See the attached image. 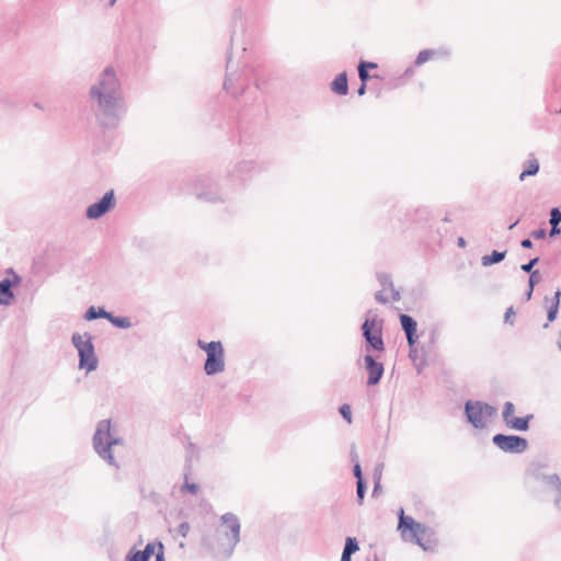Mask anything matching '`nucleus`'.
I'll use <instances>...</instances> for the list:
<instances>
[{
  "mask_svg": "<svg viewBox=\"0 0 561 561\" xmlns=\"http://www.w3.org/2000/svg\"><path fill=\"white\" fill-rule=\"evenodd\" d=\"M90 111L102 129L119 127L127 112L122 82L113 66H106L88 93Z\"/></svg>",
  "mask_w": 561,
  "mask_h": 561,
  "instance_id": "obj_1",
  "label": "nucleus"
},
{
  "mask_svg": "<svg viewBox=\"0 0 561 561\" xmlns=\"http://www.w3.org/2000/svg\"><path fill=\"white\" fill-rule=\"evenodd\" d=\"M548 469L546 459L531 460L525 469L523 483L531 497L542 500L551 495L554 508L561 510V477Z\"/></svg>",
  "mask_w": 561,
  "mask_h": 561,
  "instance_id": "obj_2",
  "label": "nucleus"
},
{
  "mask_svg": "<svg viewBox=\"0 0 561 561\" xmlns=\"http://www.w3.org/2000/svg\"><path fill=\"white\" fill-rule=\"evenodd\" d=\"M241 523L233 513H225L215 529L214 541L208 542V548L216 557L228 559L232 556L240 541Z\"/></svg>",
  "mask_w": 561,
  "mask_h": 561,
  "instance_id": "obj_3",
  "label": "nucleus"
},
{
  "mask_svg": "<svg viewBox=\"0 0 561 561\" xmlns=\"http://www.w3.org/2000/svg\"><path fill=\"white\" fill-rule=\"evenodd\" d=\"M383 320L379 319L377 313L368 310L364 322L360 325L362 336L366 354L383 353L386 344L382 337Z\"/></svg>",
  "mask_w": 561,
  "mask_h": 561,
  "instance_id": "obj_4",
  "label": "nucleus"
},
{
  "mask_svg": "<svg viewBox=\"0 0 561 561\" xmlns=\"http://www.w3.org/2000/svg\"><path fill=\"white\" fill-rule=\"evenodd\" d=\"M111 420H102L98 423L92 438L95 453L108 465L117 467L112 447L122 443V438L111 434Z\"/></svg>",
  "mask_w": 561,
  "mask_h": 561,
  "instance_id": "obj_5",
  "label": "nucleus"
},
{
  "mask_svg": "<svg viewBox=\"0 0 561 561\" xmlns=\"http://www.w3.org/2000/svg\"><path fill=\"white\" fill-rule=\"evenodd\" d=\"M71 343L78 351L79 369H85L87 373L95 370L99 366V358L95 354L93 336L91 333L85 332L80 334L75 332L71 336Z\"/></svg>",
  "mask_w": 561,
  "mask_h": 561,
  "instance_id": "obj_6",
  "label": "nucleus"
},
{
  "mask_svg": "<svg viewBox=\"0 0 561 561\" xmlns=\"http://www.w3.org/2000/svg\"><path fill=\"white\" fill-rule=\"evenodd\" d=\"M496 408L480 400H467L463 404L466 421L476 430H484L488 420L496 415Z\"/></svg>",
  "mask_w": 561,
  "mask_h": 561,
  "instance_id": "obj_7",
  "label": "nucleus"
},
{
  "mask_svg": "<svg viewBox=\"0 0 561 561\" xmlns=\"http://www.w3.org/2000/svg\"><path fill=\"white\" fill-rule=\"evenodd\" d=\"M261 168L253 160H241L227 169L226 181L233 188L243 187Z\"/></svg>",
  "mask_w": 561,
  "mask_h": 561,
  "instance_id": "obj_8",
  "label": "nucleus"
},
{
  "mask_svg": "<svg viewBox=\"0 0 561 561\" xmlns=\"http://www.w3.org/2000/svg\"><path fill=\"white\" fill-rule=\"evenodd\" d=\"M398 529L401 531L403 539H408L407 536L409 535V540L420 546L423 550H428L422 539L428 527L416 522L413 517L404 515L403 508L399 511Z\"/></svg>",
  "mask_w": 561,
  "mask_h": 561,
  "instance_id": "obj_9",
  "label": "nucleus"
},
{
  "mask_svg": "<svg viewBox=\"0 0 561 561\" xmlns=\"http://www.w3.org/2000/svg\"><path fill=\"white\" fill-rule=\"evenodd\" d=\"M195 195L207 203H224L227 193L221 192L218 183L208 175H199L195 180Z\"/></svg>",
  "mask_w": 561,
  "mask_h": 561,
  "instance_id": "obj_10",
  "label": "nucleus"
},
{
  "mask_svg": "<svg viewBox=\"0 0 561 561\" xmlns=\"http://www.w3.org/2000/svg\"><path fill=\"white\" fill-rule=\"evenodd\" d=\"M492 443L502 451L508 454H523L527 450L529 444L525 437L519 435L495 434Z\"/></svg>",
  "mask_w": 561,
  "mask_h": 561,
  "instance_id": "obj_11",
  "label": "nucleus"
},
{
  "mask_svg": "<svg viewBox=\"0 0 561 561\" xmlns=\"http://www.w3.org/2000/svg\"><path fill=\"white\" fill-rule=\"evenodd\" d=\"M247 87L248 83L244 71L240 73L238 70H232L231 56L228 55L224 88L233 96H239L245 91Z\"/></svg>",
  "mask_w": 561,
  "mask_h": 561,
  "instance_id": "obj_12",
  "label": "nucleus"
},
{
  "mask_svg": "<svg viewBox=\"0 0 561 561\" xmlns=\"http://www.w3.org/2000/svg\"><path fill=\"white\" fill-rule=\"evenodd\" d=\"M206 360L204 363V371L207 376H215L225 370V350L221 342L208 347Z\"/></svg>",
  "mask_w": 561,
  "mask_h": 561,
  "instance_id": "obj_13",
  "label": "nucleus"
},
{
  "mask_svg": "<svg viewBox=\"0 0 561 561\" xmlns=\"http://www.w3.org/2000/svg\"><path fill=\"white\" fill-rule=\"evenodd\" d=\"M116 206V196L114 190L107 191L99 201L89 205L85 209V217L90 220H96L113 210Z\"/></svg>",
  "mask_w": 561,
  "mask_h": 561,
  "instance_id": "obj_14",
  "label": "nucleus"
},
{
  "mask_svg": "<svg viewBox=\"0 0 561 561\" xmlns=\"http://www.w3.org/2000/svg\"><path fill=\"white\" fill-rule=\"evenodd\" d=\"M378 358L379 355L374 356L373 354H365L362 357L364 368L368 374L367 386L378 385L383 376L385 366Z\"/></svg>",
  "mask_w": 561,
  "mask_h": 561,
  "instance_id": "obj_15",
  "label": "nucleus"
},
{
  "mask_svg": "<svg viewBox=\"0 0 561 561\" xmlns=\"http://www.w3.org/2000/svg\"><path fill=\"white\" fill-rule=\"evenodd\" d=\"M399 320H400L401 329L405 334L408 344L412 345L413 342H417L419 334H417L416 320L407 313H400Z\"/></svg>",
  "mask_w": 561,
  "mask_h": 561,
  "instance_id": "obj_16",
  "label": "nucleus"
},
{
  "mask_svg": "<svg viewBox=\"0 0 561 561\" xmlns=\"http://www.w3.org/2000/svg\"><path fill=\"white\" fill-rule=\"evenodd\" d=\"M449 55H450V51L446 48L423 49L417 54V56L414 60V66H416V67L422 66L423 64H425L426 61H428L430 59H432L436 56L448 58Z\"/></svg>",
  "mask_w": 561,
  "mask_h": 561,
  "instance_id": "obj_17",
  "label": "nucleus"
},
{
  "mask_svg": "<svg viewBox=\"0 0 561 561\" xmlns=\"http://www.w3.org/2000/svg\"><path fill=\"white\" fill-rule=\"evenodd\" d=\"M330 89L333 93L344 96L348 93V79L346 71L340 72L331 82Z\"/></svg>",
  "mask_w": 561,
  "mask_h": 561,
  "instance_id": "obj_18",
  "label": "nucleus"
},
{
  "mask_svg": "<svg viewBox=\"0 0 561 561\" xmlns=\"http://www.w3.org/2000/svg\"><path fill=\"white\" fill-rule=\"evenodd\" d=\"M12 286L13 282L8 277L0 280V305L8 306L14 299Z\"/></svg>",
  "mask_w": 561,
  "mask_h": 561,
  "instance_id": "obj_19",
  "label": "nucleus"
},
{
  "mask_svg": "<svg viewBox=\"0 0 561 561\" xmlns=\"http://www.w3.org/2000/svg\"><path fill=\"white\" fill-rule=\"evenodd\" d=\"M540 170V164L534 154H529V158L523 163V171L519 174V180L524 181L527 176H535Z\"/></svg>",
  "mask_w": 561,
  "mask_h": 561,
  "instance_id": "obj_20",
  "label": "nucleus"
},
{
  "mask_svg": "<svg viewBox=\"0 0 561 561\" xmlns=\"http://www.w3.org/2000/svg\"><path fill=\"white\" fill-rule=\"evenodd\" d=\"M534 419V414H527L526 416H514L505 425L517 432H526L529 430V423Z\"/></svg>",
  "mask_w": 561,
  "mask_h": 561,
  "instance_id": "obj_21",
  "label": "nucleus"
},
{
  "mask_svg": "<svg viewBox=\"0 0 561 561\" xmlns=\"http://www.w3.org/2000/svg\"><path fill=\"white\" fill-rule=\"evenodd\" d=\"M507 254V251L494 250L490 254H485L481 257V264L484 267L501 263Z\"/></svg>",
  "mask_w": 561,
  "mask_h": 561,
  "instance_id": "obj_22",
  "label": "nucleus"
},
{
  "mask_svg": "<svg viewBox=\"0 0 561 561\" xmlns=\"http://www.w3.org/2000/svg\"><path fill=\"white\" fill-rule=\"evenodd\" d=\"M108 316H110V311L105 310L103 307L91 306L85 310L83 318L87 321H93L96 319L107 320Z\"/></svg>",
  "mask_w": 561,
  "mask_h": 561,
  "instance_id": "obj_23",
  "label": "nucleus"
},
{
  "mask_svg": "<svg viewBox=\"0 0 561 561\" xmlns=\"http://www.w3.org/2000/svg\"><path fill=\"white\" fill-rule=\"evenodd\" d=\"M242 16H243V13L241 11V9H234L233 12H232V16H231V27H232V31H231V35H230V41L231 43L234 42V38L237 36V28L240 27V30L242 31L243 30V23H242Z\"/></svg>",
  "mask_w": 561,
  "mask_h": 561,
  "instance_id": "obj_24",
  "label": "nucleus"
},
{
  "mask_svg": "<svg viewBox=\"0 0 561 561\" xmlns=\"http://www.w3.org/2000/svg\"><path fill=\"white\" fill-rule=\"evenodd\" d=\"M107 321L118 329H129L133 325L128 317L115 316L113 312H110Z\"/></svg>",
  "mask_w": 561,
  "mask_h": 561,
  "instance_id": "obj_25",
  "label": "nucleus"
},
{
  "mask_svg": "<svg viewBox=\"0 0 561 561\" xmlns=\"http://www.w3.org/2000/svg\"><path fill=\"white\" fill-rule=\"evenodd\" d=\"M409 346V357L411 360L415 362L416 359H421V363H425V352L424 347L417 346V342H413L412 345L408 344Z\"/></svg>",
  "mask_w": 561,
  "mask_h": 561,
  "instance_id": "obj_26",
  "label": "nucleus"
},
{
  "mask_svg": "<svg viewBox=\"0 0 561 561\" xmlns=\"http://www.w3.org/2000/svg\"><path fill=\"white\" fill-rule=\"evenodd\" d=\"M358 550H359V545H358L357 539L355 537H346L343 552H346V553L353 556Z\"/></svg>",
  "mask_w": 561,
  "mask_h": 561,
  "instance_id": "obj_27",
  "label": "nucleus"
},
{
  "mask_svg": "<svg viewBox=\"0 0 561 561\" xmlns=\"http://www.w3.org/2000/svg\"><path fill=\"white\" fill-rule=\"evenodd\" d=\"M376 277L383 290L387 288H392L393 282L390 274L386 272H378Z\"/></svg>",
  "mask_w": 561,
  "mask_h": 561,
  "instance_id": "obj_28",
  "label": "nucleus"
},
{
  "mask_svg": "<svg viewBox=\"0 0 561 561\" xmlns=\"http://www.w3.org/2000/svg\"><path fill=\"white\" fill-rule=\"evenodd\" d=\"M514 403L511 401L505 402L502 411V417L505 424L508 423V421L514 417Z\"/></svg>",
  "mask_w": 561,
  "mask_h": 561,
  "instance_id": "obj_29",
  "label": "nucleus"
},
{
  "mask_svg": "<svg viewBox=\"0 0 561 561\" xmlns=\"http://www.w3.org/2000/svg\"><path fill=\"white\" fill-rule=\"evenodd\" d=\"M157 550H158V541L157 542H148L145 546V549L140 550V553L144 556L145 559H147V561H149L152 556L156 557Z\"/></svg>",
  "mask_w": 561,
  "mask_h": 561,
  "instance_id": "obj_30",
  "label": "nucleus"
},
{
  "mask_svg": "<svg viewBox=\"0 0 561 561\" xmlns=\"http://www.w3.org/2000/svg\"><path fill=\"white\" fill-rule=\"evenodd\" d=\"M367 491L366 480L356 481V496L358 504H362Z\"/></svg>",
  "mask_w": 561,
  "mask_h": 561,
  "instance_id": "obj_31",
  "label": "nucleus"
},
{
  "mask_svg": "<svg viewBox=\"0 0 561 561\" xmlns=\"http://www.w3.org/2000/svg\"><path fill=\"white\" fill-rule=\"evenodd\" d=\"M559 308H560V306H558V302L557 304H551L549 306L548 311H547V320H548V322L546 324H543L545 329L548 328L549 322H553L557 319L558 313H559Z\"/></svg>",
  "mask_w": 561,
  "mask_h": 561,
  "instance_id": "obj_32",
  "label": "nucleus"
},
{
  "mask_svg": "<svg viewBox=\"0 0 561 561\" xmlns=\"http://www.w3.org/2000/svg\"><path fill=\"white\" fill-rule=\"evenodd\" d=\"M378 66L376 62L373 61H366L360 60L357 69H358V77L360 78V71H364L365 75H369V69H376Z\"/></svg>",
  "mask_w": 561,
  "mask_h": 561,
  "instance_id": "obj_33",
  "label": "nucleus"
},
{
  "mask_svg": "<svg viewBox=\"0 0 561 561\" xmlns=\"http://www.w3.org/2000/svg\"><path fill=\"white\" fill-rule=\"evenodd\" d=\"M371 79L370 75H365L364 71H360V85L357 89V94L363 96L367 91V82Z\"/></svg>",
  "mask_w": 561,
  "mask_h": 561,
  "instance_id": "obj_34",
  "label": "nucleus"
},
{
  "mask_svg": "<svg viewBox=\"0 0 561 561\" xmlns=\"http://www.w3.org/2000/svg\"><path fill=\"white\" fill-rule=\"evenodd\" d=\"M125 561H147V559L144 558V556L140 553V550H137L136 548H131L126 557Z\"/></svg>",
  "mask_w": 561,
  "mask_h": 561,
  "instance_id": "obj_35",
  "label": "nucleus"
},
{
  "mask_svg": "<svg viewBox=\"0 0 561 561\" xmlns=\"http://www.w3.org/2000/svg\"><path fill=\"white\" fill-rule=\"evenodd\" d=\"M339 412L341 414V416L348 423L351 424L352 423V409H351V405L347 404V403H344L342 404L340 408H339Z\"/></svg>",
  "mask_w": 561,
  "mask_h": 561,
  "instance_id": "obj_36",
  "label": "nucleus"
},
{
  "mask_svg": "<svg viewBox=\"0 0 561 561\" xmlns=\"http://www.w3.org/2000/svg\"><path fill=\"white\" fill-rule=\"evenodd\" d=\"M540 261V257L539 256H535L533 259H530L527 263H524L520 265V270L525 273H529V272H534V267L539 263Z\"/></svg>",
  "mask_w": 561,
  "mask_h": 561,
  "instance_id": "obj_37",
  "label": "nucleus"
},
{
  "mask_svg": "<svg viewBox=\"0 0 561 561\" xmlns=\"http://www.w3.org/2000/svg\"><path fill=\"white\" fill-rule=\"evenodd\" d=\"M560 222H561V210L558 207H553L550 210L549 224L560 226Z\"/></svg>",
  "mask_w": 561,
  "mask_h": 561,
  "instance_id": "obj_38",
  "label": "nucleus"
},
{
  "mask_svg": "<svg viewBox=\"0 0 561 561\" xmlns=\"http://www.w3.org/2000/svg\"><path fill=\"white\" fill-rule=\"evenodd\" d=\"M528 287L535 288V286L541 280V274L538 270L529 272Z\"/></svg>",
  "mask_w": 561,
  "mask_h": 561,
  "instance_id": "obj_39",
  "label": "nucleus"
},
{
  "mask_svg": "<svg viewBox=\"0 0 561 561\" xmlns=\"http://www.w3.org/2000/svg\"><path fill=\"white\" fill-rule=\"evenodd\" d=\"M199 486L198 484L196 483H190L187 480L184 482V484L182 485V491L183 492H188L191 494H196L197 491H198Z\"/></svg>",
  "mask_w": 561,
  "mask_h": 561,
  "instance_id": "obj_40",
  "label": "nucleus"
},
{
  "mask_svg": "<svg viewBox=\"0 0 561 561\" xmlns=\"http://www.w3.org/2000/svg\"><path fill=\"white\" fill-rule=\"evenodd\" d=\"M191 529V526L187 522H182L178 527H176V533L178 535H180L181 537H186L188 531Z\"/></svg>",
  "mask_w": 561,
  "mask_h": 561,
  "instance_id": "obj_41",
  "label": "nucleus"
},
{
  "mask_svg": "<svg viewBox=\"0 0 561 561\" xmlns=\"http://www.w3.org/2000/svg\"><path fill=\"white\" fill-rule=\"evenodd\" d=\"M515 314H516V312H515L513 307L507 308L506 312L504 314V322L507 323V324L513 325L514 324V317H515Z\"/></svg>",
  "mask_w": 561,
  "mask_h": 561,
  "instance_id": "obj_42",
  "label": "nucleus"
},
{
  "mask_svg": "<svg viewBox=\"0 0 561 561\" xmlns=\"http://www.w3.org/2000/svg\"><path fill=\"white\" fill-rule=\"evenodd\" d=\"M220 341H211V342H205L203 340H197V346L198 348H201L202 351H204L205 353H207L209 351L208 347L213 346L214 344H218Z\"/></svg>",
  "mask_w": 561,
  "mask_h": 561,
  "instance_id": "obj_43",
  "label": "nucleus"
},
{
  "mask_svg": "<svg viewBox=\"0 0 561 561\" xmlns=\"http://www.w3.org/2000/svg\"><path fill=\"white\" fill-rule=\"evenodd\" d=\"M353 474L356 478V481L365 480L363 477V471L359 461L353 463Z\"/></svg>",
  "mask_w": 561,
  "mask_h": 561,
  "instance_id": "obj_44",
  "label": "nucleus"
},
{
  "mask_svg": "<svg viewBox=\"0 0 561 561\" xmlns=\"http://www.w3.org/2000/svg\"><path fill=\"white\" fill-rule=\"evenodd\" d=\"M546 236H547V231L545 228H539V229L533 230L530 232V237L536 240H542L546 238Z\"/></svg>",
  "mask_w": 561,
  "mask_h": 561,
  "instance_id": "obj_45",
  "label": "nucleus"
},
{
  "mask_svg": "<svg viewBox=\"0 0 561 561\" xmlns=\"http://www.w3.org/2000/svg\"><path fill=\"white\" fill-rule=\"evenodd\" d=\"M154 561H165V558H164V546L161 541H158V550H157V553H156V559Z\"/></svg>",
  "mask_w": 561,
  "mask_h": 561,
  "instance_id": "obj_46",
  "label": "nucleus"
},
{
  "mask_svg": "<svg viewBox=\"0 0 561 561\" xmlns=\"http://www.w3.org/2000/svg\"><path fill=\"white\" fill-rule=\"evenodd\" d=\"M382 470H383V463L382 462L377 463L375 469H374L373 479L380 481L381 480Z\"/></svg>",
  "mask_w": 561,
  "mask_h": 561,
  "instance_id": "obj_47",
  "label": "nucleus"
},
{
  "mask_svg": "<svg viewBox=\"0 0 561 561\" xmlns=\"http://www.w3.org/2000/svg\"><path fill=\"white\" fill-rule=\"evenodd\" d=\"M375 299L377 302L379 304H388L389 302V298L387 296L383 295V290H378L376 294H375Z\"/></svg>",
  "mask_w": 561,
  "mask_h": 561,
  "instance_id": "obj_48",
  "label": "nucleus"
},
{
  "mask_svg": "<svg viewBox=\"0 0 561 561\" xmlns=\"http://www.w3.org/2000/svg\"><path fill=\"white\" fill-rule=\"evenodd\" d=\"M350 458L353 463H356V461H359L356 446L354 444L351 446Z\"/></svg>",
  "mask_w": 561,
  "mask_h": 561,
  "instance_id": "obj_49",
  "label": "nucleus"
},
{
  "mask_svg": "<svg viewBox=\"0 0 561 561\" xmlns=\"http://www.w3.org/2000/svg\"><path fill=\"white\" fill-rule=\"evenodd\" d=\"M551 226V229L549 231V237L550 238H554L557 236H559L561 233V228L560 226H557V225H550Z\"/></svg>",
  "mask_w": 561,
  "mask_h": 561,
  "instance_id": "obj_50",
  "label": "nucleus"
},
{
  "mask_svg": "<svg viewBox=\"0 0 561 561\" xmlns=\"http://www.w3.org/2000/svg\"><path fill=\"white\" fill-rule=\"evenodd\" d=\"M520 245L524 249H531L534 247V243L529 238H526L520 241Z\"/></svg>",
  "mask_w": 561,
  "mask_h": 561,
  "instance_id": "obj_51",
  "label": "nucleus"
},
{
  "mask_svg": "<svg viewBox=\"0 0 561 561\" xmlns=\"http://www.w3.org/2000/svg\"><path fill=\"white\" fill-rule=\"evenodd\" d=\"M389 289L391 290V299L393 301H399L401 298L399 290H397L393 285H392V288H389Z\"/></svg>",
  "mask_w": 561,
  "mask_h": 561,
  "instance_id": "obj_52",
  "label": "nucleus"
},
{
  "mask_svg": "<svg viewBox=\"0 0 561 561\" xmlns=\"http://www.w3.org/2000/svg\"><path fill=\"white\" fill-rule=\"evenodd\" d=\"M437 335H438V332L437 330L433 329L430 333V342L431 344H435L436 340H437Z\"/></svg>",
  "mask_w": 561,
  "mask_h": 561,
  "instance_id": "obj_53",
  "label": "nucleus"
},
{
  "mask_svg": "<svg viewBox=\"0 0 561 561\" xmlns=\"http://www.w3.org/2000/svg\"><path fill=\"white\" fill-rule=\"evenodd\" d=\"M414 76V69L413 67H408L404 72H403V77L404 78H411Z\"/></svg>",
  "mask_w": 561,
  "mask_h": 561,
  "instance_id": "obj_54",
  "label": "nucleus"
},
{
  "mask_svg": "<svg viewBox=\"0 0 561 561\" xmlns=\"http://www.w3.org/2000/svg\"><path fill=\"white\" fill-rule=\"evenodd\" d=\"M560 297H561V291L558 289L556 293H554V296L551 300V304H557V300H558V306H560Z\"/></svg>",
  "mask_w": 561,
  "mask_h": 561,
  "instance_id": "obj_55",
  "label": "nucleus"
},
{
  "mask_svg": "<svg viewBox=\"0 0 561 561\" xmlns=\"http://www.w3.org/2000/svg\"><path fill=\"white\" fill-rule=\"evenodd\" d=\"M380 488H381L380 481L374 480V489H373V495L374 496L377 494V492L380 490Z\"/></svg>",
  "mask_w": 561,
  "mask_h": 561,
  "instance_id": "obj_56",
  "label": "nucleus"
},
{
  "mask_svg": "<svg viewBox=\"0 0 561 561\" xmlns=\"http://www.w3.org/2000/svg\"><path fill=\"white\" fill-rule=\"evenodd\" d=\"M340 561H352V554H348L346 552H342Z\"/></svg>",
  "mask_w": 561,
  "mask_h": 561,
  "instance_id": "obj_57",
  "label": "nucleus"
},
{
  "mask_svg": "<svg viewBox=\"0 0 561 561\" xmlns=\"http://www.w3.org/2000/svg\"><path fill=\"white\" fill-rule=\"evenodd\" d=\"M457 245L459 248H465L466 247V240L462 237H459L458 240H457Z\"/></svg>",
  "mask_w": 561,
  "mask_h": 561,
  "instance_id": "obj_58",
  "label": "nucleus"
},
{
  "mask_svg": "<svg viewBox=\"0 0 561 561\" xmlns=\"http://www.w3.org/2000/svg\"><path fill=\"white\" fill-rule=\"evenodd\" d=\"M534 293V288L528 287V290L525 293L526 300H530Z\"/></svg>",
  "mask_w": 561,
  "mask_h": 561,
  "instance_id": "obj_59",
  "label": "nucleus"
},
{
  "mask_svg": "<svg viewBox=\"0 0 561 561\" xmlns=\"http://www.w3.org/2000/svg\"><path fill=\"white\" fill-rule=\"evenodd\" d=\"M519 220H515L514 222H511V225L508 226V229L512 230L514 229L517 225H518Z\"/></svg>",
  "mask_w": 561,
  "mask_h": 561,
  "instance_id": "obj_60",
  "label": "nucleus"
},
{
  "mask_svg": "<svg viewBox=\"0 0 561 561\" xmlns=\"http://www.w3.org/2000/svg\"><path fill=\"white\" fill-rule=\"evenodd\" d=\"M34 106L39 108V110H43V105L39 102H35Z\"/></svg>",
  "mask_w": 561,
  "mask_h": 561,
  "instance_id": "obj_61",
  "label": "nucleus"
},
{
  "mask_svg": "<svg viewBox=\"0 0 561 561\" xmlns=\"http://www.w3.org/2000/svg\"><path fill=\"white\" fill-rule=\"evenodd\" d=\"M559 337H560V341H559V343H558V347H559V350H560V352H561V331L559 332Z\"/></svg>",
  "mask_w": 561,
  "mask_h": 561,
  "instance_id": "obj_62",
  "label": "nucleus"
},
{
  "mask_svg": "<svg viewBox=\"0 0 561 561\" xmlns=\"http://www.w3.org/2000/svg\"><path fill=\"white\" fill-rule=\"evenodd\" d=\"M116 3V0H108V5L113 7Z\"/></svg>",
  "mask_w": 561,
  "mask_h": 561,
  "instance_id": "obj_63",
  "label": "nucleus"
},
{
  "mask_svg": "<svg viewBox=\"0 0 561 561\" xmlns=\"http://www.w3.org/2000/svg\"><path fill=\"white\" fill-rule=\"evenodd\" d=\"M559 113L561 114V106H560Z\"/></svg>",
  "mask_w": 561,
  "mask_h": 561,
  "instance_id": "obj_64",
  "label": "nucleus"
}]
</instances>
